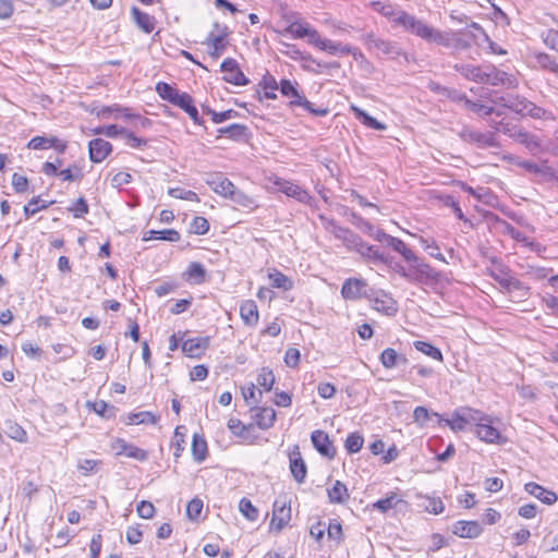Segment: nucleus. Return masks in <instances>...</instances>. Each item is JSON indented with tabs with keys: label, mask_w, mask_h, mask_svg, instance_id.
Segmentation results:
<instances>
[{
	"label": "nucleus",
	"mask_w": 558,
	"mask_h": 558,
	"mask_svg": "<svg viewBox=\"0 0 558 558\" xmlns=\"http://www.w3.org/2000/svg\"><path fill=\"white\" fill-rule=\"evenodd\" d=\"M401 501L396 494H391L390 496L379 499L373 504V509L380 511L381 513H386L388 510L396 507V505Z\"/></svg>",
	"instance_id": "obj_52"
},
{
	"label": "nucleus",
	"mask_w": 558,
	"mask_h": 558,
	"mask_svg": "<svg viewBox=\"0 0 558 558\" xmlns=\"http://www.w3.org/2000/svg\"><path fill=\"white\" fill-rule=\"evenodd\" d=\"M509 160H511L515 166L526 170L531 173H541L542 170L539 166L533 161L530 160H523L518 157H509Z\"/></svg>",
	"instance_id": "obj_63"
},
{
	"label": "nucleus",
	"mask_w": 558,
	"mask_h": 558,
	"mask_svg": "<svg viewBox=\"0 0 558 558\" xmlns=\"http://www.w3.org/2000/svg\"><path fill=\"white\" fill-rule=\"evenodd\" d=\"M255 420L259 428L268 429L276 421V411L272 408H259L255 414Z\"/></svg>",
	"instance_id": "obj_32"
},
{
	"label": "nucleus",
	"mask_w": 558,
	"mask_h": 558,
	"mask_svg": "<svg viewBox=\"0 0 558 558\" xmlns=\"http://www.w3.org/2000/svg\"><path fill=\"white\" fill-rule=\"evenodd\" d=\"M366 44L369 49H375L377 52L389 56L393 59L400 56V48L397 44L379 38L374 34L367 35Z\"/></svg>",
	"instance_id": "obj_13"
},
{
	"label": "nucleus",
	"mask_w": 558,
	"mask_h": 558,
	"mask_svg": "<svg viewBox=\"0 0 558 558\" xmlns=\"http://www.w3.org/2000/svg\"><path fill=\"white\" fill-rule=\"evenodd\" d=\"M131 12L137 27L141 28L144 33L149 34L155 29L156 20L154 16L142 12L135 7L132 8Z\"/></svg>",
	"instance_id": "obj_26"
},
{
	"label": "nucleus",
	"mask_w": 558,
	"mask_h": 558,
	"mask_svg": "<svg viewBox=\"0 0 558 558\" xmlns=\"http://www.w3.org/2000/svg\"><path fill=\"white\" fill-rule=\"evenodd\" d=\"M536 61L542 69L548 70L558 76V63L547 53H538Z\"/></svg>",
	"instance_id": "obj_58"
},
{
	"label": "nucleus",
	"mask_w": 558,
	"mask_h": 558,
	"mask_svg": "<svg viewBox=\"0 0 558 558\" xmlns=\"http://www.w3.org/2000/svg\"><path fill=\"white\" fill-rule=\"evenodd\" d=\"M203 110L205 113L210 116L213 122L216 124L222 123L227 120L235 119L239 116V112L233 109H229V110H226L222 112H217V111L206 107V108H203Z\"/></svg>",
	"instance_id": "obj_48"
},
{
	"label": "nucleus",
	"mask_w": 558,
	"mask_h": 558,
	"mask_svg": "<svg viewBox=\"0 0 558 558\" xmlns=\"http://www.w3.org/2000/svg\"><path fill=\"white\" fill-rule=\"evenodd\" d=\"M327 495L331 504H344L349 499L348 488L340 481H336L332 487L327 489Z\"/></svg>",
	"instance_id": "obj_28"
},
{
	"label": "nucleus",
	"mask_w": 558,
	"mask_h": 558,
	"mask_svg": "<svg viewBox=\"0 0 558 558\" xmlns=\"http://www.w3.org/2000/svg\"><path fill=\"white\" fill-rule=\"evenodd\" d=\"M89 158L93 162H101L110 154L112 146L104 138H95L89 142Z\"/></svg>",
	"instance_id": "obj_18"
},
{
	"label": "nucleus",
	"mask_w": 558,
	"mask_h": 558,
	"mask_svg": "<svg viewBox=\"0 0 558 558\" xmlns=\"http://www.w3.org/2000/svg\"><path fill=\"white\" fill-rule=\"evenodd\" d=\"M209 337H194L186 339L182 344V351L191 357H198L209 347Z\"/></svg>",
	"instance_id": "obj_19"
},
{
	"label": "nucleus",
	"mask_w": 558,
	"mask_h": 558,
	"mask_svg": "<svg viewBox=\"0 0 558 558\" xmlns=\"http://www.w3.org/2000/svg\"><path fill=\"white\" fill-rule=\"evenodd\" d=\"M291 520V507L288 505L286 498H278L272 506V518L270 527L276 531H281Z\"/></svg>",
	"instance_id": "obj_8"
},
{
	"label": "nucleus",
	"mask_w": 558,
	"mask_h": 558,
	"mask_svg": "<svg viewBox=\"0 0 558 558\" xmlns=\"http://www.w3.org/2000/svg\"><path fill=\"white\" fill-rule=\"evenodd\" d=\"M203 510V501L198 498H194L189 501L186 506V514L190 519H196L199 517Z\"/></svg>",
	"instance_id": "obj_64"
},
{
	"label": "nucleus",
	"mask_w": 558,
	"mask_h": 558,
	"mask_svg": "<svg viewBox=\"0 0 558 558\" xmlns=\"http://www.w3.org/2000/svg\"><path fill=\"white\" fill-rule=\"evenodd\" d=\"M351 110L354 112L355 118L357 120H360L367 128H371V129H374V130H379V131H384V130L387 129L386 124H384L383 122L376 120L375 118H373L372 116L366 113L361 108L352 105L351 106Z\"/></svg>",
	"instance_id": "obj_30"
},
{
	"label": "nucleus",
	"mask_w": 558,
	"mask_h": 558,
	"mask_svg": "<svg viewBox=\"0 0 558 558\" xmlns=\"http://www.w3.org/2000/svg\"><path fill=\"white\" fill-rule=\"evenodd\" d=\"M257 384L266 391H270L275 384V375L268 367H263L257 376Z\"/></svg>",
	"instance_id": "obj_53"
},
{
	"label": "nucleus",
	"mask_w": 558,
	"mask_h": 558,
	"mask_svg": "<svg viewBox=\"0 0 558 558\" xmlns=\"http://www.w3.org/2000/svg\"><path fill=\"white\" fill-rule=\"evenodd\" d=\"M209 231V222L206 218L197 216L191 222V232L203 235Z\"/></svg>",
	"instance_id": "obj_61"
},
{
	"label": "nucleus",
	"mask_w": 558,
	"mask_h": 558,
	"mask_svg": "<svg viewBox=\"0 0 558 558\" xmlns=\"http://www.w3.org/2000/svg\"><path fill=\"white\" fill-rule=\"evenodd\" d=\"M432 415L436 416L440 424L444 423L445 425L449 426L454 432L463 430L468 426V424L465 422V417L463 416L461 409L456 411L452 414L451 418H447V420L441 418L438 413H433Z\"/></svg>",
	"instance_id": "obj_33"
},
{
	"label": "nucleus",
	"mask_w": 558,
	"mask_h": 558,
	"mask_svg": "<svg viewBox=\"0 0 558 558\" xmlns=\"http://www.w3.org/2000/svg\"><path fill=\"white\" fill-rule=\"evenodd\" d=\"M279 89L283 96L290 98V106H298L303 98L289 80H281Z\"/></svg>",
	"instance_id": "obj_36"
},
{
	"label": "nucleus",
	"mask_w": 558,
	"mask_h": 558,
	"mask_svg": "<svg viewBox=\"0 0 558 558\" xmlns=\"http://www.w3.org/2000/svg\"><path fill=\"white\" fill-rule=\"evenodd\" d=\"M524 489L526 493L548 506L554 505L558 500V496L555 492L546 489L545 487L534 482L526 483L524 485Z\"/></svg>",
	"instance_id": "obj_17"
},
{
	"label": "nucleus",
	"mask_w": 558,
	"mask_h": 558,
	"mask_svg": "<svg viewBox=\"0 0 558 558\" xmlns=\"http://www.w3.org/2000/svg\"><path fill=\"white\" fill-rule=\"evenodd\" d=\"M101 462L99 460L84 459V460L78 461L77 469H78V471L82 472L83 475L87 476V475L95 473L97 471V466Z\"/></svg>",
	"instance_id": "obj_62"
},
{
	"label": "nucleus",
	"mask_w": 558,
	"mask_h": 558,
	"mask_svg": "<svg viewBox=\"0 0 558 558\" xmlns=\"http://www.w3.org/2000/svg\"><path fill=\"white\" fill-rule=\"evenodd\" d=\"M354 250L367 259L388 264L387 258H385L376 246L365 243L362 239Z\"/></svg>",
	"instance_id": "obj_27"
},
{
	"label": "nucleus",
	"mask_w": 558,
	"mask_h": 558,
	"mask_svg": "<svg viewBox=\"0 0 558 558\" xmlns=\"http://www.w3.org/2000/svg\"><path fill=\"white\" fill-rule=\"evenodd\" d=\"M239 510L248 521L254 522L258 519V509L247 498L240 500Z\"/></svg>",
	"instance_id": "obj_50"
},
{
	"label": "nucleus",
	"mask_w": 558,
	"mask_h": 558,
	"mask_svg": "<svg viewBox=\"0 0 558 558\" xmlns=\"http://www.w3.org/2000/svg\"><path fill=\"white\" fill-rule=\"evenodd\" d=\"M468 136L471 142L476 143L480 147H497L498 146L497 138H496L495 134L492 132L481 133V132L470 131Z\"/></svg>",
	"instance_id": "obj_31"
},
{
	"label": "nucleus",
	"mask_w": 558,
	"mask_h": 558,
	"mask_svg": "<svg viewBox=\"0 0 558 558\" xmlns=\"http://www.w3.org/2000/svg\"><path fill=\"white\" fill-rule=\"evenodd\" d=\"M413 345L417 351L422 352L423 354L436 361H442L441 351L438 348L434 347L432 343L426 341H415Z\"/></svg>",
	"instance_id": "obj_46"
},
{
	"label": "nucleus",
	"mask_w": 558,
	"mask_h": 558,
	"mask_svg": "<svg viewBox=\"0 0 558 558\" xmlns=\"http://www.w3.org/2000/svg\"><path fill=\"white\" fill-rule=\"evenodd\" d=\"M130 424H156L157 416L148 411L134 413L129 417Z\"/></svg>",
	"instance_id": "obj_56"
},
{
	"label": "nucleus",
	"mask_w": 558,
	"mask_h": 558,
	"mask_svg": "<svg viewBox=\"0 0 558 558\" xmlns=\"http://www.w3.org/2000/svg\"><path fill=\"white\" fill-rule=\"evenodd\" d=\"M483 532L477 521H458L453 524L452 533L463 538H475Z\"/></svg>",
	"instance_id": "obj_16"
},
{
	"label": "nucleus",
	"mask_w": 558,
	"mask_h": 558,
	"mask_svg": "<svg viewBox=\"0 0 558 558\" xmlns=\"http://www.w3.org/2000/svg\"><path fill=\"white\" fill-rule=\"evenodd\" d=\"M460 99L464 102V106L466 109H469L475 113L487 117V116H490L495 111V109L493 107L483 105L481 102L472 101V100L468 99L465 96L460 97Z\"/></svg>",
	"instance_id": "obj_51"
},
{
	"label": "nucleus",
	"mask_w": 558,
	"mask_h": 558,
	"mask_svg": "<svg viewBox=\"0 0 558 558\" xmlns=\"http://www.w3.org/2000/svg\"><path fill=\"white\" fill-rule=\"evenodd\" d=\"M313 27L305 22H292L286 28V33L290 34L294 38L307 37Z\"/></svg>",
	"instance_id": "obj_44"
},
{
	"label": "nucleus",
	"mask_w": 558,
	"mask_h": 558,
	"mask_svg": "<svg viewBox=\"0 0 558 558\" xmlns=\"http://www.w3.org/2000/svg\"><path fill=\"white\" fill-rule=\"evenodd\" d=\"M205 44L213 48L209 52L210 57L218 59L225 52L228 46V40L227 38H223V34L216 37H214V35H208Z\"/></svg>",
	"instance_id": "obj_35"
},
{
	"label": "nucleus",
	"mask_w": 558,
	"mask_h": 558,
	"mask_svg": "<svg viewBox=\"0 0 558 558\" xmlns=\"http://www.w3.org/2000/svg\"><path fill=\"white\" fill-rule=\"evenodd\" d=\"M363 444V437L357 433H352L347 437L344 447L349 453H356L362 449Z\"/></svg>",
	"instance_id": "obj_54"
},
{
	"label": "nucleus",
	"mask_w": 558,
	"mask_h": 558,
	"mask_svg": "<svg viewBox=\"0 0 558 558\" xmlns=\"http://www.w3.org/2000/svg\"><path fill=\"white\" fill-rule=\"evenodd\" d=\"M453 33L452 31L440 32L433 28L428 43H436L437 45L450 48L453 45Z\"/></svg>",
	"instance_id": "obj_45"
},
{
	"label": "nucleus",
	"mask_w": 558,
	"mask_h": 558,
	"mask_svg": "<svg viewBox=\"0 0 558 558\" xmlns=\"http://www.w3.org/2000/svg\"><path fill=\"white\" fill-rule=\"evenodd\" d=\"M185 274L187 280L192 281L195 284H199L205 281L206 270L201 263H191Z\"/></svg>",
	"instance_id": "obj_42"
},
{
	"label": "nucleus",
	"mask_w": 558,
	"mask_h": 558,
	"mask_svg": "<svg viewBox=\"0 0 558 558\" xmlns=\"http://www.w3.org/2000/svg\"><path fill=\"white\" fill-rule=\"evenodd\" d=\"M483 76L484 77L482 84H488L492 86H505L507 88H515L518 86V80L514 75L496 69L493 65H485Z\"/></svg>",
	"instance_id": "obj_5"
},
{
	"label": "nucleus",
	"mask_w": 558,
	"mask_h": 558,
	"mask_svg": "<svg viewBox=\"0 0 558 558\" xmlns=\"http://www.w3.org/2000/svg\"><path fill=\"white\" fill-rule=\"evenodd\" d=\"M320 50H324L332 56H338V54L342 56V54H349V53L354 54L355 49H353L350 46L342 45L341 43L326 39L325 43H323Z\"/></svg>",
	"instance_id": "obj_39"
},
{
	"label": "nucleus",
	"mask_w": 558,
	"mask_h": 558,
	"mask_svg": "<svg viewBox=\"0 0 558 558\" xmlns=\"http://www.w3.org/2000/svg\"><path fill=\"white\" fill-rule=\"evenodd\" d=\"M373 308L387 316H393L398 312L397 302L385 292H379L373 300Z\"/></svg>",
	"instance_id": "obj_20"
},
{
	"label": "nucleus",
	"mask_w": 558,
	"mask_h": 558,
	"mask_svg": "<svg viewBox=\"0 0 558 558\" xmlns=\"http://www.w3.org/2000/svg\"><path fill=\"white\" fill-rule=\"evenodd\" d=\"M420 242L432 257L446 263L445 256L440 253L439 246L434 241L429 242L427 239L421 238Z\"/></svg>",
	"instance_id": "obj_59"
},
{
	"label": "nucleus",
	"mask_w": 558,
	"mask_h": 558,
	"mask_svg": "<svg viewBox=\"0 0 558 558\" xmlns=\"http://www.w3.org/2000/svg\"><path fill=\"white\" fill-rule=\"evenodd\" d=\"M230 199L238 206H241L245 209H254L256 207L255 201L244 192L238 190L236 187L231 194Z\"/></svg>",
	"instance_id": "obj_47"
},
{
	"label": "nucleus",
	"mask_w": 558,
	"mask_h": 558,
	"mask_svg": "<svg viewBox=\"0 0 558 558\" xmlns=\"http://www.w3.org/2000/svg\"><path fill=\"white\" fill-rule=\"evenodd\" d=\"M494 128L497 131L513 138L518 143L524 145L531 153H536L541 148V144H539L538 140L534 135H532L527 131H525L524 129H521L511 123H502V122H498Z\"/></svg>",
	"instance_id": "obj_2"
},
{
	"label": "nucleus",
	"mask_w": 558,
	"mask_h": 558,
	"mask_svg": "<svg viewBox=\"0 0 558 558\" xmlns=\"http://www.w3.org/2000/svg\"><path fill=\"white\" fill-rule=\"evenodd\" d=\"M240 316L246 326H255L258 323V308L253 300H246L240 305Z\"/></svg>",
	"instance_id": "obj_23"
},
{
	"label": "nucleus",
	"mask_w": 558,
	"mask_h": 558,
	"mask_svg": "<svg viewBox=\"0 0 558 558\" xmlns=\"http://www.w3.org/2000/svg\"><path fill=\"white\" fill-rule=\"evenodd\" d=\"M461 411L468 425L474 423L477 426V423L488 421V417H486L481 411L471 408H463Z\"/></svg>",
	"instance_id": "obj_57"
},
{
	"label": "nucleus",
	"mask_w": 558,
	"mask_h": 558,
	"mask_svg": "<svg viewBox=\"0 0 558 558\" xmlns=\"http://www.w3.org/2000/svg\"><path fill=\"white\" fill-rule=\"evenodd\" d=\"M4 433L8 437L21 444L27 441V434L25 429L13 421L5 422Z\"/></svg>",
	"instance_id": "obj_41"
},
{
	"label": "nucleus",
	"mask_w": 558,
	"mask_h": 558,
	"mask_svg": "<svg viewBox=\"0 0 558 558\" xmlns=\"http://www.w3.org/2000/svg\"><path fill=\"white\" fill-rule=\"evenodd\" d=\"M51 204L52 202L41 201L39 196H35L24 206V214L28 218L39 210L48 208Z\"/></svg>",
	"instance_id": "obj_49"
},
{
	"label": "nucleus",
	"mask_w": 558,
	"mask_h": 558,
	"mask_svg": "<svg viewBox=\"0 0 558 558\" xmlns=\"http://www.w3.org/2000/svg\"><path fill=\"white\" fill-rule=\"evenodd\" d=\"M54 136H35L28 142L27 147L35 150L52 148L51 141H54Z\"/></svg>",
	"instance_id": "obj_60"
},
{
	"label": "nucleus",
	"mask_w": 558,
	"mask_h": 558,
	"mask_svg": "<svg viewBox=\"0 0 558 558\" xmlns=\"http://www.w3.org/2000/svg\"><path fill=\"white\" fill-rule=\"evenodd\" d=\"M192 454L195 461L203 462L207 456V442L204 437L194 434L192 440Z\"/></svg>",
	"instance_id": "obj_38"
},
{
	"label": "nucleus",
	"mask_w": 558,
	"mask_h": 558,
	"mask_svg": "<svg viewBox=\"0 0 558 558\" xmlns=\"http://www.w3.org/2000/svg\"><path fill=\"white\" fill-rule=\"evenodd\" d=\"M469 27L471 29L463 35L469 37L471 43L474 41L476 45L482 46L484 43L489 41V36L477 23L473 22Z\"/></svg>",
	"instance_id": "obj_43"
},
{
	"label": "nucleus",
	"mask_w": 558,
	"mask_h": 558,
	"mask_svg": "<svg viewBox=\"0 0 558 558\" xmlns=\"http://www.w3.org/2000/svg\"><path fill=\"white\" fill-rule=\"evenodd\" d=\"M435 277L436 272L434 269L424 259H421L409 266L407 281L414 284H423L435 279Z\"/></svg>",
	"instance_id": "obj_7"
},
{
	"label": "nucleus",
	"mask_w": 558,
	"mask_h": 558,
	"mask_svg": "<svg viewBox=\"0 0 558 558\" xmlns=\"http://www.w3.org/2000/svg\"><path fill=\"white\" fill-rule=\"evenodd\" d=\"M111 113H114V118H122L124 121L130 122L135 126L140 125L142 128H146L150 124V121L147 118L132 113L129 108H123L118 105L102 107L98 112V116L106 118Z\"/></svg>",
	"instance_id": "obj_6"
},
{
	"label": "nucleus",
	"mask_w": 558,
	"mask_h": 558,
	"mask_svg": "<svg viewBox=\"0 0 558 558\" xmlns=\"http://www.w3.org/2000/svg\"><path fill=\"white\" fill-rule=\"evenodd\" d=\"M274 185L278 187V191L286 194L288 197H292L298 202L314 207L316 205L315 198L302 186L291 181L276 178Z\"/></svg>",
	"instance_id": "obj_4"
},
{
	"label": "nucleus",
	"mask_w": 558,
	"mask_h": 558,
	"mask_svg": "<svg viewBox=\"0 0 558 558\" xmlns=\"http://www.w3.org/2000/svg\"><path fill=\"white\" fill-rule=\"evenodd\" d=\"M476 435L485 442L495 444L499 442L501 435L500 432L492 426L490 420L477 423Z\"/></svg>",
	"instance_id": "obj_22"
},
{
	"label": "nucleus",
	"mask_w": 558,
	"mask_h": 558,
	"mask_svg": "<svg viewBox=\"0 0 558 558\" xmlns=\"http://www.w3.org/2000/svg\"><path fill=\"white\" fill-rule=\"evenodd\" d=\"M270 286L272 288L282 289L289 291L293 288V281L279 270L274 269L269 274Z\"/></svg>",
	"instance_id": "obj_40"
},
{
	"label": "nucleus",
	"mask_w": 558,
	"mask_h": 558,
	"mask_svg": "<svg viewBox=\"0 0 558 558\" xmlns=\"http://www.w3.org/2000/svg\"><path fill=\"white\" fill-rule=\"evenodd\" d=\"M290 471L296 483H304L307 475V466L303 460L300 451V447L294 445L292 450L289 452Z\"/></svg>",
	"instance_id": "obj_11"
},
{
	"label": "nucleus",
	"mask_w": 558,
	"mask_h": 558,
	"mask_svg": "<svg viewBox=\"0 0 558 558\" xmlns=\"http://www.w3.org/2000/svg\"><path fill=\"white\" fill-rule=\"evenodd\" d=\"M496 104H500L518 114L523 117L529 116L534 119H543L547 113L545 109L536 106L534 102L521 96H501L498 98Z\"/></svg>",
	"instance_id": "obj_1"
},
{
	"label": "nucleus",
	"mask_w": 558,
	"mask_h": 558,
	"mask_svg": "<svg viewBox=\"0 0 558 558\" xmlns=\"http://www.w3.org/2000/svg\"><path fill=\"white\" fill-rule=\"evenodd\" d=\"M156 92L160 98L171 102L172 105H177L178 99H181L183 96V93H180L178 89L165 82H158L156 84Z\"/></svg>",
	"instance_id": "obj_29"
},
{
	"label": "nucleus",
	"mask_w": 558,
	"mask_h": 558,
	"mask_svg": "<svg viewBox=\"0 0 558 558\" xmlns=\"http://www.w3.org/2000/svg\"><path fill=\"white\" fill-rule=\"evenodd\" d=\"M393 22L426 41L432 36L433 27L404 11H398Z\"/></svg>",
	"instance_id": "obj_3"
},
{
	"label": "nucleus",
	"mask_w": 558,
	"mask_h": 558,
	"mask_svg": "<svg viewBox=\"0 0 558 558\" xmlns=\"http://www.w3.org/2000/svg\"><path fill=\"white\" fill-rule=\"evenodd\" d=\"M111 448L116 450L117 456H125L137 461H145L148 457L145 450L129 444L122 438H116L111 444Z\"/></svg>",
	"instance_id": "obj_12"
},
{
	"label": "nucleus",
	"mask_w": 558,
	"mask_h": 558,
	"mask_svg": "<svg viewBox=\"0 0 558 558\" xmlns=\"http://www.w3.org/2000/svg\"><path fill=\"white\" fill-rule=\"evenodd\" d=\"M168 194L171 197L178 198V199H185V201H191V202L199 201V198L195 192H193L191 190H184L181 187H170L168 190Z\"/></svg>",
	"instance_id": "obj_55"
},
{
	"label": "nucleus",
	"mask_w": 558,
	"mask_h": 558,
	"mask_svg": "<svg viewBox=\"0 0 558 558\" xmlns=\"http://www.w3.org/2000/svg\"><path fill=\"white\" fill-rule=\"evenodd\" d=\"M311 440L314 446V448L325 458H328L329 460L333 459L336 457V448L330 440L327 433L320 429H316L311 435Z\"/></svg>",
	"instance_id": "obj_10"
},
{
	"label": "nucleus",
	"mask_w": 558,
	"mask_h": 558,
	"mask_svg": "<svg viewBox=\"0 0 558 558\" xmlns=\"http://www.w3.org/2000/svg\"><path fill=\"white\" fill-rule=\"evenodd\" d=\"M208 183L217 194L226 198H230L235 189V185L227 178H217V180H213Z\"/></svg>",
	"instance_id": "obj_37"
},
{
	"label": "nucleus",
	"mask_w": 558,
	"mask_h": 558,
	"mask_svg": "<svg viewBox=\"0 0 558 558\" xmlns=\"http://www.w3.org/2000/svg\"><path fill=\"white\" fill-rule=\"evenodd\" d=\"M175 106L183 109L189 114V117L194 121V123H202L198 111L196 107L193 105V98L189 94L183 93V96L181 97V99H178Z\"/></svg>",
	"instance_id": "obj_34"
},
{
	"label": "nucleus",
	"mask_w": 558,
	"mask_h": 558,
	"mask_svg": "<svg viewBox=\"0 0 558 558\" xmlns=\"http://www.w3.org/2000/svg\"><path fill=\"white\" fill-rule=\"evenodd\" d=\"M218 136H226L232 141L241 142L250 137L248 128L244 124L233 123L217 130Z\"/></svg>",
	"instance_id": "obj_21"
},
{
	"label": "nucleus",
	"mask_w": 558,
	"mask_h": 558,
	"mask_svg": "<svg viewBox=\"0 0 558 558\" xmlns=\"http://www.w3.org/2000/svg\"><path fill=\"white\" fill-rule=\"evenodd\" d=\"M454 70L459 72L461 75H463L466 80L481 83L483 81L484 70L485 65L477 66L473 64H465V63H459L456 64Z\"/></svg>",
	"instance_id": "obj_24"
},
{
	"label": "nucleus",
	"mask_w": 558,
	"mask_h": 558,
	"mask_svg": "<svg viewBox=\"0 0 558 558\" xmlns=\"http://www.w3.org/2000/svg\"><path fill=\"white\" fill-rule=\"evenodd\" d=\"M380 363L383 366L387 369H391L399 364H405L408 363V359L403 354H399L395 349L387 348L385 349L380 356H379Z\"/></svg>",
	"instance_id": "obj_25"
},
{
	"label": "nucleus",
	"mask_w": 558,
	"mask_h": 558,
	"mask_svg": "<svg viewBox=\"0 0 558 558\" xmlns=\"http://www.w3.org/2000/svg\"><path fill=\"white\" fill-rule=\"evenodd\" d=\"M327 229L330 230L337 239L342 241L348 248L354 250L356 245L360 244L361 236L348 228L337 226L333 220L327 221Z\"/></svg>",
	"instance_id": "obj_14"
},
{
	"label": "nucleus",
	"mask_w": 558,
	"mask_h": 558,
	"mask_svg": "<svg viewBox=\"0 0 558 558\" xmlns=\"http://www.w3.org/2000/svg\"><path fill=\"white\" fill-rule=\"evenodd\" d=\"M367 283L363 279L349 278L347 279L341 288V295L345 300H357L364 295L363 290Z\"/></svg>",
	"instance_id": "obj_15"
},
{
	"label": "nucleus",
	"mask_w": 558,
	"mask_h": 558,
	"mask_svg": "<svg viewBox=\"0 0 558 558\" xmlns=\"http://www.w3.org/2000/svg\"><path fill=\"white\" fill-rule=\"evenodd\" d=\"M220 69L225 72L223 80L236 86H244L248 84V80L240 70L236 60L227 58L222 61Z\"/></svg>",
	"instance_id": "obj_9"
}]
</instances>
